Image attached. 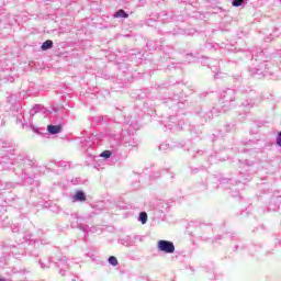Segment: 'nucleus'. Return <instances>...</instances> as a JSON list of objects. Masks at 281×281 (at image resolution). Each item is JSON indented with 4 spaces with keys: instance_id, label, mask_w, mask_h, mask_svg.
Instances as JSON below:
<instances>
[{
    "instance_id": "9",
    "label": "nucleus",
    "mask_w": 281,
    "mask_h": 281,
    "mask_svg": "<svg viewBox=\"0 0 281 281\" xmlns=\"http://www.w3.org/2000/svg\"><path fill=\"white\" fill-rule=\"evenodd\" d=\"M111 155H112L111 150H104L101 153V157H103L104 159H109Z\"/></svg>"
},
{
    "instance_id": "8",
    "label": "nucleus",
    "mask_w": 281,
    "mask_h": 281,
    "mask_svg": "<svg viewBox=\"0 0 281 281\" xmlns=\"http://www.w3.org/2000/svg\"><path fill=\"white\" fill-rule=\"evenodd\" d=\"M109 262L112 265V267H117V258H115L114 256H111L109 258Z\"/></svg>"
},
{
    "instance_id": "7",
    "label": "nucleus",
    "mask_w": 281,
    "mask_h": 281,
    "mask_svg": "<svg viewBox=\"0 0 281 281\" xmlns=\"http://www.w3.org/2000/svg\"><path fill=\"white\" fill-rule=\"evenodd\" d=\"M243 3H245V0H233L232 5H234V8H240Z\"/></svg>"
},
{
    "instance_id": "1",
    "label": "nucleus",
    "mask_w": 281,
    "mask_h": 281,
    "mask_svg": "<svg viewBox=\"0 0 281 281\" xmlns=\"http://www.w3.org/2000/svg\"><path fill=\"white\" fill-rule=\"evenodd\" d=\"M158 249L165 254H175V244L169 240H159Z\"/></svg>"
},
{
    "instance_id": "5",
    "label": "nucleus",
    "mask_w": 281,
    "mask_h": 281,
    "mask_svg": "<svg viewBox=\"0 0 281 281\" xmlns=\"http://www.w3.org/2000/svg\"><path fill=\"white\" fill-rule=\"evenodd\" d=\"M74 199H75V201H87V196L85 195V192H82V191H77Z\"/></svg>"
},
{
    "instance_id": "2",
    "label": "nucleus",
    "mask_w": 281,
    "mask_h": 281,
    "mask_svg": "<svg viewBox=\"0 0 281 281\" xmlns=\"http://www.w3.org/2000/svg\"><path fill=\"white\" fill-rule=\"evenodd\" d=\"M47 131L50 135H58L63 131V127L60 125H48Z\"/></svg>"
},
{
    "instance_id": "3",
    "label": "nucleus",
    "mask_w": 281,
    "mask_h": 281,
    "mask_svg": "<svg viewBox=\"0 0 281 281\" xmlns=\"http://www.w3.org/2000/svg\"><path fill=\"white\" fill-rule=\"evenodd\" d=\"M114 19H128V14L126 13L125 10L120 9L119 11L115 12Z\"/></svg>"
},
{
    "instance_id": "11",
    "label": "nucleus",
    "mask_w": 281,
    "mask_h": 281,
    "mask_svg": "<svg viewBox=\"0 0 281 281\" xmlns=\"http://www.w3.org/2000/svg\"><path fill=\"white\" fill-rule=\"evenodd\" d=\"M0 281H5V279H1V278H0Z\"/></svg>"
},
{
    "instance_id": "6",
    "label": "nucleus",
    "mask_w": 281,
    "mask_h": 281,
    "mask_svg": "<svg viewBox=\"0 0 281 281\" xmlns=\"http://www.w3.org/2000/svg\"><path fill=\"white\" fill-rule=\"evenodd\" d=\"M139 218L143 225H146V223L148 222V214L146 212H142L139 214Z\"/></svg>"
},
{
    "instance_id": "4",
    "label": "nucleus",
    "mask_w": 281,
    "mask_h": 281,
    "mask_svg": "<svg viewBox=\"0 0 281 281\" xmlns=\"http://www.w3.org/2000/svg\"><path fill=\"white\" fill-rule=\"evenodd\" d=\"M54 47V42L50 40H47L46 42L43 43L42 49L43 52H47V49H52Z\"/></svg>"
},
{
    "instance_id": "10",
    "label": "nucleus",
    "mask_w": 281,
    "mask_h": 281,
    "mask_svg": "<svg viewBox=\"0 0 281 281\" xmlns=\"http://www.w3.org/2000/svg\"><path fill=\"white\" fill-rule=\"evenodd\" d=\"M277 144H278V146H281V132L279 133V135L277 137Z\"/></svg>"
}]
</instances>
